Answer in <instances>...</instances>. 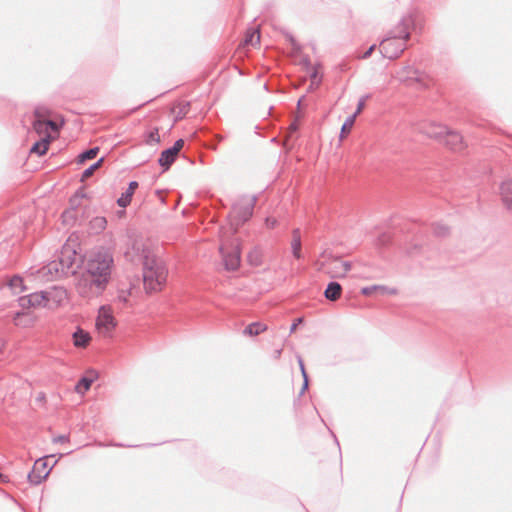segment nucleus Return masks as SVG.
<instances>
[{
	"label": "nucleus",
	"mask_w": 512,
	"mask_h": 512,
	"mask_svg": "<svg viewBox=\"0 0 512 512\" xmlns=\"http://www.w3.org/2000/svg\"><path fill=\"white\" fill-rule=\"evenodd\" d=\"M114 268L113 253L109 249L101 247L91 251L77 278V293L87 299L102 295L112 279Z\"/></svg>",
	"instance_id": "f257e3e1"
},
{
	"label": "nucleus",
	"mask_w": 512,
	"mask_h": 512,
	"mask_svg": "<svg viewBox=\"0 0 512 512\" xmlns=\"http://www.w3.org/2000/svg\"><path fill=\"white\" fill-rule=\"evenodd\" d=\"M143 266V282L148 292L157 291L166 281L167 270L156 256L148 259Z\"/></svg>",
	"instance_id": "f03ea898"
},
{
	"label": "nucleus",
	"mask_w": 512,
	"mask_h": 512,
	"mask_svg": "<svg viewBox=\"0 0 512 512\" xmlns=\"http://www.w3.org/2000/svg\"><path fill=\"white\" fill-rule=\"evenodd\" d=\"M154 257L155 254L150 241L144 238H135L125 252V258L135 264L144 265V262Z\"/></svg>",
	"instance_id": "7ed1b4c3"
},
{
	"label": "nucleus",
	"mask_w": 512,
	"mask_h": 512,
	"mask_svg": "<svg viewBox=\"0 0 512 512\" xmlns=\"http://www.w3.org/2000/svg\"><path fill=\"white\" fill-rule=\"evenodd\" d=\"M395 77L400 82L405 83L408 86H413L415 84L421 88L429 86L428 76L411 65H406L400 68L396 72Z\"/></svg>",
	"instance_id": "20e7f679"
},
{
	"label": "nucleus",
	"mask_w": 512,
	"mask_h": 512,
	"mask_svg": "<svg viewBox=\"0 0 512 512\" xmlns=\"http://www.w3.org/2000/svg\"><path fill=\"white\" fill-rule=\"evenodd\" d=\"M257 198L247 199L242 205H234L230 213L231 225L236 231L242 224L248 221L252 215Z\"/></svg>",
	"instance_id": "39448f33"
},
{
	"label": "nucleus",
	"mask_w": 512,
	"mask_h": 512,
	"mask_svg": "<svg viewBox=\"0 0 512 512\" xmlns=\"http://www.w3.org/2000/svg\"><path fill=\"white\" fill-rule=\"evenodd\" d=\"M350 269V262L342 261L339 257L334 256H328L319 267L320 271L328 274L331 278H342L346 276Z\"/></svg>",
	"instance_id": "423d86ee"
},
{
	"label": "nucleus",
	"mask_w": 512,
	"mask_h": 512,
	"mask_svg": "<svg viewBox=\"0 0 512 512\" xmlns=\"http://www.w3.org/2000/svg\"><path fill=\"white\" fill-rule=\"evenodd\" d=\"M416 18L417 15L415 12H408L401 17L399 22L387 34L401 39L405 43L410 38V29L416 27Z\"/></svg>",
	"instance_id": "0eeeda50"
},
{
	"label": "nucleus",
	"mask_w": 512,
	"mask_h": 512,
	"mask_svg": "<svg viewBox=\"0 0 512 512\" xmlns=\"http://www.w3.org/2000/svg\"><path fill=\"white\" fill-rule=\"evenodd\" d=\"M223 264L226 270L235 271L239 268L241 262V251L238 243H232L230 246L221 245L219 248Z\"/></svg>",
	"instance_id": "6e6552de"
},
{
	"label": "nucleus",
	"mask_w": 512,
	"mask_h": 512,
	"mask_svg": "<svg viewBox=\"0 0 512 512\" xmlns=\"http://www.w3.org/2000/svg\"><path fill=\"white\" fill-rule=\"evenodd\" d=\"M50 457L53 458L55 455L41 457L35 461L31 472L28 474V480L31 484L38 485L48 477L52 468L58 461V459H56L49 467L47 460Z\"/></svg>",
	"instance_id": "1a4fd4ad"
},
{
	"label": "nucleus",
	"mask_w": 512,
	"mask_h": 512,
	"mask_svg": "<svg viewBox=\"0 0 512 512\" xmlns=\"http://www.w3.org/2000/svg\"><path fill=\"white\" fill-rule=\"evenodd\" d=\"M379 47L380 53L383 57L388 59H395L399 57L406 49V44L403 40L397 39L387 34V36L380 42Z\"/></svg>",
	"instance_id": "9d476101"
},
{
	"label": "nucleus",
	"mask_w": 512,
	"mask_h": 512,
	"mask_svg": "<svg viewBox=\"0 0 512 512\" xmlns=\"http://www.w3.org/2000/svg\"><path fill=\"white\" fill-rule=\"evenodd\" d=\"M51 301V292L40 291L34 292L19 298V305L24 308H40L47 307Z\"/></svg>",
	"instance_id": "9b49d317"
},
{
	"label": "nucleus",
	"mask_w": 512,
	"mask_h": 512,
	"mask_svg": "<svg viewBox=\"0 0 512 512\" xmlns=\"http://www.w3.org/2000/svg\"><path fill=\"white\" fill-rule=\"evenodd\" d=\"M61 265V274L67 275L68 273H74L73 266L76 262V252L69 246H64L60 256L58 257Z\"/></svg>",
	"instance_id": "f8f14e48"
},
{
	"label": "nucleus",
	"mask_w": 512,
	"mask_h": 512,
	"mask_svg": "<svg viewBox=\"0 0 512 512\" xmlns=\"http://www.w3.org/2000/svg\"><path fill=\"white\" fill-rule=\"evenodd\" d=\"M116 323L112 312L106 306H102L99 310V315L97 317L96 326L102 333H109L112 329H114Z\"/></svg>",
	"instance_id": "ddd939ff"
},
{
	"label": "nucleus",
	"mask_w": 512,
	"mask_h": 512,
	"mask_svg": "<svg viewBox=\"0 0 512 512\" xmlns=\"http://www.w3.org/2000/svg\"><path fill=\"white\" fill-rule=\"evenodd\" d=\"M441 142L448 146L453 151H461L464 148L462 136L455 131H450L446 128Z\"/></svg>",
	"instance_id": "4468645a"
},
{
	"label": "nucleus",
	"mask_w": 512,
	"mask_h": 512,
	"mask_svg": "<svg viewBox=\"0 0 512 512\" xmlns=\"http://www.w3.org/2000/svg\"><path fill=\"white\" fill-rule=\"evenodd\" d=\"M500 194L507 210L512 213V179L502 182Z\"/></svg>",
	"instance_id": "2eb2a0df"
},
{
	"label": "nucleus",
	"mask_w": 512,
	"mask_h": 512,
	"mask_svg": "<svg viewBox=\"0 0 512 512\" xmlns=\"http://www.w3.org/2000/svg\"><path fill=\"white\" fill-rule=\"evenodd\" d=\"M72 339L75 347L85 348L89 344L91 336L88 332L78 327L76 331L73 332Z\"/></svg>",
	"instance_id": "dca6fc26"
},
{
	"label": "nucleus",
	"mask_w": 512,
	"mask_h": 512,
	"mask_svg": "<svg viewBox=\"0 0 512 512\" xmlns=\"http://www.w3.org/2000/svg\"><path fill=\"white\" fill-rule=\"evenodd\" d=\"M421 131L428 137L441 141L442 137L444 136V132H446V127L437 124H429L422 127Z\"/></svg>",
	"instance_id": "f3484780"
},
{
	"label": "nucleus",
	"mask_w": 512,
	"mask_h": 512,
	"mask_svg": "<svg viewBox=\"0 0 512 512\" xmlns=\"http://www.w3.org/2000/svg\"><path fill=\"white\" fill-rule=\"evenodd\" d=\"M137 187H138V182L131 181L129 183L126 191L124 193H122V195L117 199V204L122 208L127 207L130 204V202L132 200V196Z\"/></svg>",
	"instance_id": "a211bd4d"
},
{
	"label": "nucleus",
	"mask_w": 512,
	"mask_h": 512,
	"mask_svg": "<svg viewBox=\"0 0 512 512\" xmlns=\"http://www.w3.org/2000/svg\"><path fill=\"white\" fill-rule=\"evenodd\" d=\"M342 293V287L338 282L332 281L328 283L324 296L329 301H336L340 298Z\"/></svg>",
	"instance_id": "6ab92c4d"
},
{
	"label": "nucleus",
	"mask_w": 512,
	"mask_h": 512,
	"mask_svg": "<svg viewBox=\"0 0 512 512\" xmlns=\"http://www.w3.org/2000/svg\"><path fill=\"white\" fill-rule=\"evenodd\" d=\"M374 292H379L382 295H384V294L394 295L397 293V290L395 288H390V287H387L384 285H372V286L363 287L361 289V293L366 296H370Z\"/></svg>",
	"instance_id": "aec40b11"
},
{
	"label": "nucleus",
	"mask_w": 512,
	"mask_h": 512,
	"mask_svg": "<svg viewBox=\"0 0 512 512\" xmlns=\"http://www.w3.org/2000/svg\"><path fill=\"white\" fill-rule=\"evenodd\" d=\"M177 154L174 153V150L171 148H168L164 151H162L158 163L161 167H163L165 170H167L171 164L175 161Z\"/></svg>",
	"instance_id": "412c9836"
},
{
	"label": "nucleus",
	"mask_w": 512,
	"mask_h": 512,
	"mask_svg": "<svg viewBox=\"0 0 512 512\" xmlns=\"http://www.w3.org/2000/svg\"><path fill=\"white\" fill-rule=\"evenodd\" d=\"M61 265L59 263V260H54L50 263H48L46 266H44L41 270L42 275L46 276L49 275L52 278L57 276H63L61 274Z\"/></svg>",
	"instance_id": "4be33fe9"
},
{
	"label": "nucleus",
	"mask_w": 512,
	"mask_h": 512,
	"mask_svg": "<svg viewBox=\"0 0 512 512\" xmlns=\"http://www.w3.org/2000/svg\"><path fill=\"white\" fill-rule=\"evenodd\" d=\"M35 116L37 118H40V116H41L40 109H36L35 110ZM33 126H34V128L36 130L41 129L43 126H47L50 129H52L53 131H58L59 130V125L56 122H54L53 120L42 121L40 119H37L36 121H34Z\"/></svg>",
	"instance_id": "5701e85b"
},
{
	"label": "nucleus",
	"mask_w": 512,
	"mask_h": 512,
	"mask_svg": "<svg viewBox=\"0 0 512 512\" xmlns=\"http://www.w3.org/2000/svg\"><path fill=\"white\" fill-rule=\"evenodd\" d=\"M267 330V325L261 322H253L249 324L244 330L243 334L248 336H257Z\"/></svg>",
	"instance_id": "b1692460"
},
{
	"label": "nucleus",
	"mask_w": 512,
	"mask_h": 512,
	"mask_svg": "<svg viewBox=\"0 0 512 512\" xmlns=\"http://www.w3.org/2000/svg\"><path fill=\"white\" fill-rule=\"evenodd\" d=\"M10 289L13 291L14 294H18L23 292L26 288L24 286V282L22 277L19 275L13 276L8 283Z\"/></svg>",
	"instance_id": "393cba45"
},
{
	"label": "nucleus",
	"mask_w": 512,
	"mask_h": 512,
	"mask_svg": "<svg viewBox=\"0 0 512 512\" xmlns=\"http://www.w3.org/2000/svg\"><path fill=\"white\" fill-rule=\"evenodd\" d=\"M90 225L93 231L99 233L106 228L107 220L104 217H95L91 220Z\"/></svg>",
	"instance_id": "a878e982"
},
{
	"label": "nucleus",
	"mask_w": 512,
	"mask_h": 512,
	"mask_svg": "<svg viewBox=\"0 0 512 512\" xmlns=\"http://www.w3.org/2000/svg\"><path fill=\"white\" fill-rule=\"evenodd\" d=\"M49 292H51V301H54L57 304L61 303L63 299L66 298V291L61 287H54Z\"/></svg>",
	"instance_id": "bb28decb"
},
{
	"label": "nucleus",
	"mask_w": 512,
	"mask_h": 512,
	"mask_svg": "<svg viewBox=\"0 0 512 512\" xmlns=\"http://www.w3.org/2000/svg\"><path fill=\"white\" fill-rule=\"evenodd\" d=\"M48 143V140H42L34 143V145L30 149V153H34L40 156L45 154L48 149Z\"/></svg>",
	"instance_id": "cd10ccee"
},
{
	"label": "nucleus",
	"mask_w": 512,
	"mask_h": 512,
	"mask_svg": "<svg viewBox=\"0 0 512 512\" xmlns=\"http://www.w3.org/2000/svg\"><path fill=\"white\" fill-rule=\"evenodd\" d=\"M92 382H93V379L87 378V377H82L76 385L77 393L84 394L87 390H89Z\"/></svg>",
	"instance_id": "c85d7f7f"
},
{
	"label": "nucleus",
	"mask_w": 512,
	"mask_h": 512,
	"mask_svg": "<svg viewBox=\"0 0 512 512\" xmlns=\"http://www.w3.org/2000/svg\"><path fill=\"white\" fill-rule=\"evenodd\" d=\"M130 295H131V290H119L118 291V294H117V297H116V301L123 305V306H128L130 305Z\"/></svg>",
	"instance_id": "c756f323"
},
{
	"label": "nucleus",
	"mask_w": 512,
	"mask_h": 512,
	"mask_svg": "<svg viewBox=\"0 0 512 512\" xmlns=\"http://www.w3.org/2000/svg\"><path fill=\"white\" fill-rule=\"evenodd\" d=\"M355 119H356V114H352L351 116L346 118V120L344 121V123L341 127L340 138H343L345 136V134L349 132V130L352 128V126L355 123Z\"/></svg>",
	"instance_id": "7c9ffc66"
},
{
	"label": "nucleus",
	"mask_w": 512,
	"mask_h": 512,
	"mask_svg": "<svg viewBox=\"0 0 512 512\" xmlns=\"http://www.w3.org/2000/svg\"><path fill=\"white\" fill-rule=\"evenodd\" d=\"M98 151H99V148L94 147V148H90V149L82 152L79 155V162H84L85 160L95 158L97 156Z\"/></svg>",
	"instance_id": "2f4dec72"
},
{
	"label": "nucleus",
	"mask_w": 512,
	"mask_h": 512,
	"mask_svg": "<svg viewBox=\"0 0 512 512\" xmlns=\"http://www.w3.org/2000/svg\"><path fill=\"white\" fill-rule=\"evenodd\" d=\"M433 233L438 237H444L449 233V227L442 223H436L433 226Z\"/></svg>",
	"instance_id": "473e14b6"
},
{
	"label": "nucleus",
	"mask_w": 512,
	"mask_h": 512,
	"mask_svg": "<svg viewBox=\"0 0 512 512\" xmlns=\"http://www.w3.org/2000/svg\"><path fill=\"white\" fill-rule=\"evenodd\" d=\"M301 247H302L301 241H298L297 239L291 241V251H292L293 256L296 259L302 258Z\"/></svg>",
	"instance_id": "72a5a7b5"
},
{
	"label": "nucleus",
	"mask_w": 512,
	"mask_h": 512,
	"mask_svg": "<svg viewBox=\"0 0 512 512\" xmlns=\"http://www.w3.org/2000/svg\"><path fill=\"white\" fill-rule=\"evenodd\" d=\"M244 42H245V44H251V45L258 44L260 42L259 31L255 30V31L247 34L246 37H245Z\"/></svg>",
	"instance_id": "f704fd0d"
},
{
	"label": "nucleus",
	"mask_w": 512,
	"mask_h": 512,
	"mask_svg": "<svg viewBox=\"0 0 512 512\" xmlns=\"http://www.w3.org/2000/svg\"><path fill=\"white\" fill-rule=\"evenodd\" d=\"M146 142L148 144H157V143L160 142V135H159L158 128H154L153 130H151L148 133L147 138H146Z\"/></svg>",
	"instance_id": "c9c22d12"
},
{
	"label": "nucleus",
	"mask_w": 512,
	"mask_h": 512,
	"mask_svg": "<svg viewBox=\"0 0 512 512\" xmlns=\"http://www.w3.org/2000/svg\"><path fill=\"white\" fill-rule=\"evenodd\" d=\"M248 260L252 265L258 266L261 263V255L259 250L254 249L248 254Z\"/></svg>",
	"instance_id": "e433bc0d"
},
{
	"label": "nucleus",
	"mask_w": 512,
	"mask_h": 512,
	"mask_svg": "<svg viewBox=\"0 0 512 512\" xmlns=\"http://www.w3.org/2000/svg\"><path fill=\"white\" fill-rule=\"evenodd\" d=\"M102 160L103 159H99L97 162L92 164L90 167L86 168L82 173V180L90 177L94 173V171L100 166V164L102 163Z\"/></svg>",
	"instance_id": "4c0bfd02"
},
{
	"label": "nucleus",
	"mask_w": 512,
	"mask_h": 512,
	"mask_svg": "<svg viewBox=\"0 0 512 512\" xmlns=\"http://www.w3.org/2000/svg\"><path fill=\"white\" fill-rule=\"evenodd\" d=\"M369 98H370V95L367 94V95L362 96L359 99L356 111L354 112V114H356V116L361 113V111L363 110V108L365 106L366 100L369 99Z\"/></svg>",
	"instance_id": "58836bf2"
},
{
	"label": "nucleus",
	"mask_w": 512,
	"mask_h": 512,
	"mask_svg": "<svg viewBox=\"0 0 512 512\" xmlns=\"http://www.w3.org/2000/svg\"><path fill=\"white\" fill-rule=\"evenodd\" d=\"M310 79L312 81V84H315L316 86H319L321 80L319 78V73L316 67H313L310 72Z\"/></svg>",
	"instance_id": "ea45409f"
},
{
	"label": "nucleus",
	"mask_w": 512,
	"mask_h": 512,
	"mask_svg": "<svg viewBox=\"0 0 512 512\" xmlns=\"http://www.w3.org/2000/svg\"><path fill=\"white\" fill-rule=\"evenodd\" d=\"M183 146H184V140L183 139H178V140L175 141L174 145L172 147H170V148L172 150H174V153L178 154Z\"/></svg>",
	"instance_id": "a19ab883"
},
{
	"label": "nucleus",
	"mask_w": 512,
	"mask_h": 512,
	"mask_svg": "<svg viewBox=\"0 0 512 512\" xmlns=\"http://www.w3.org/2000/svg\"><path fill=\"white\" fill-rule=\"evenodd\" d=\"M69 441V436L67 435H58L52 439L53 443H64Z\"/></svg>",
	"instance_id": "79ce46f5"
},
{
	"label": "nucleus",
	"mask_w": 512,
	"mask_h": 512,
	"mask_svg": "<svg viewBox=\"0 0 512 512\" xmlns=\"http://www.w3.org/2000/svg\"><path fill=\"white\" fill-rule=\"evenodd\" d=\"M375 47H376V45H375V44L371 45V46H370V47H369V48H368V49L363 53V55L361 56V58H362V59H367V58H369V57L372 55L373 51L375 50Z\"/></svg>",
	"instance_id": "37998d69"
},
{
	"label": "nucleus",
	"mask_w": 512,
	"mask_h": 512,
	"mask_svg": "<svg viewBox=\"0 0 512 512\" xmlns=\"http://www.w3.org/2000/svg\"><path fill=\"white\" fill-rule=\"evenodd\" d=\"M277 224V220L275 218H271V217H267L265 219V225L268 227V228H274Z\"/></svg>",
	"instance_id": "c03bdc74"
},
{
	"label": "nucleus",
	"mask_w": 512,
	"mask_h": 512,
	"mask_svg": "<svg viewBox=\"0 0 512 512\" xmlns=\"http://www.w3.org/2000/svg\"><path fill=\"white\" fill-rule=\"evenodd\" d=\"M298 363H299V366H300V370H301V374H302V377L303 378H306L308 377L307 373H306V370H305V367H304V363H303V360L301 357L298 358Z\"/></svg>",
	"instance_id": "a18cd8bd"
},
{
	"label": "nucleus",
	"mask_w": 512,
	"mask_h": 512,
	"mask_svg": "<svg viewBox=\"0 0 512 512\" xmlns=\"http://www.w3.org/2000/svg\"><path fill=\"white\" fill-rule=\"evenodd\" d=\"M298 240V241H301V235H300V230L298 228L294 229L292 231V240Z\"/></svg>",
	"instance_id": "49530a36"
},
{
	"label": "nucleus",
	"mask_w": 512,
	"mask_h": 512,
	"mask_svg": "<svg viewBox=\"0 0 512 512\" xmlns=\"http://www.w3.org/2000/svg\"><path fill=\"white\" fill-rule=\"evenodd\" d=\"M308 377L303 378V385L300 391V395L304 394V392L308 389Z\"/></svg>",
	"instance_id": "de8ad7c7"
},
{
	"label": "nucleus",
	"mask_w": 512,
	"mask_h": 512,
	"mask_svg": "<svg viewBox=\"0 0 512 512\" xmlns=\"http://www.w3.org/2000/svg\"><path fill=\"white\" fill-rule=\"evenodd\" d=\"M297 128H298V127H297V124H296V123H293V124H291V126H290V129H291L292 131L297 130Z\"/></svg>",
	"instance_id": "09e8293b"
},
{
	"label": "nucleus",
	"mask_w": 512,
	"mask_h": 512,
	"mask_svg": "<svg viewBox=\"0 0 512 512\" xmlns=\"http://www.w3.org/2000/svg\"><path fill=\"white\" fill-rule=\"evenodd\" d=\"M296 327H297V323H293L291 328H290V332L295 331Z\"/></svg>",
	"instance_id": "8fccbe9b"
},
{
	"label": "nucleus",
	"mask_w": 512,
	"mask_h": 512,
	"mask_svg": "<svg viewBox=\"0 0 512 512\" xmlns=\"http://www.w3.org/2000/svg\"><path fill=\"white\" fill-rule=\"evenodd\" d=\"M0 480L5 482L7 477L0 473Z\"/></svg>",
	"instance_id": "3c124183"
},
{
	"label": "nucleus",
	"mask_w": 512,
	"mask_h": 512,
	"mask_svg": "<svg viewBox=\"0 0 512 512\" xmlns=\"http://www.w3.org/2000/svg\"><path fill=\"white\" fill-rule=\"evenodd\" d=\"M280 355H281V350H277V351H275V356H276L277 358H278V357H280Z\"/></svg>",
	"instance_id": "603ef678"
},
{
	"label": "nucleus",
	"mask_w": 512,
	"mask_h": 512,
	"mask_svg": "<svg viewBox=\"0 0 512 512\" xmlns=\"http://www.w3.org/2000/svg\"><path fill=\"white\" fill-rule=\"evenodd\" d=\"M316 87H317V86H316L315 84H312V83H311V84H310V86H309V90H313V89H314V88H316Z\"/></svg>",
	"instance_id": "864d4df0"
},
{
	"label": "nucleus",
	"mask_w": 512,
	"mask_h": 512,
	"mask_svg": "<svg viewBox=\"0 0 512 512\" xmlns=\"http://www.w3.org/2000/svg\"><path fill=\"white\" fill-rule=\"evenodd\" d=\"M297 105H298V107H300V105H302V98H301V99H299V101H298V104H297Z\"/></svg>",
	"instance_id": "5fc2aeb1"
},
{
	"label": "nucleus",
	"mask_w": 512,
	"mask_h": 512,
	"mask_svg": "<svg viewBox=\"0 0 512 512\" xmlns=\"http://www.w3.org/2000/svg\"><path fill=\"white\" fill-rule=\"evenodd\" d=\"M114 446L123 447L124 445H122V444H114Z\"/></svg>",
	"instance_id": "6e6d98bb"
}]
</instances>
